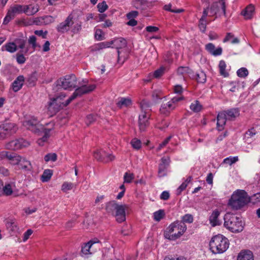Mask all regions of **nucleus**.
<instances>
[{
    "instance_id": "nucleus-1",
    "label": "nucleus",
    "mask_w": 260,
    "mask_h": 260,
    "mask_svg": "<svg viewBox=\"0 0 260 260\" xmlns=\"http://www.w3.org/2000/svg\"><path fill=\"white\" fill-rule=\"evenodd\" d=\"M95 88L94 84L84 85L76 88L72 95L66 100H64L66 94L63 92L60 93L59 95L55 98L50 99L47 105L49 115L52 116L55 114L60 109L67 106L76 98L93 91Z\"/></svg>"
},
{
    "instance_id": "nucleus-2",
    "label": "nucleus",
    "mask_w": 260,
    "mask_h": 260,
    "mask_svg": "<svg viewBox=\"0 0 260 260\" xmlns=\"http://www.w3.org/2000/svg\"><path fill=\"white\" fill-rule=\"evenodd\" d=\"M23 125L27 129L42 136L37 140V143L40 146H43L53 134L55 124L54 122H50L43 124L40 123L36 117L31 116L23 121Z\"/></svg>"
},
{
    "instance_id": "nucleus-3",
    "label": "nucleus",
    "mask_w": 260,
    "mask_h": 260,
    "mask_svg": "<svg viewBox=\"0 0 260 260\" xmlns=\"http://www.w3.org/2000/svg\"><path fill=\"white\" fill-rule=\"evenodd\" d=\"M187 230V226L183 222L176 220L170 224L164 232L166 239L175 241L182 236Z\"/></svg>"
},
{
    "instance_id": "nucleus-4",
    "label": "nucleus",
    "mask_w": 260,
    "mask_h": 260,
    "mask_svg": "<svg viewBox=\"0 0 260 260\" xmlns=\"http://www.w3.org/2000/svg\"><path fill=\"white\" fill-rule=\"evenodd\" d=\"M229 244V240L220 234L213 236L209 243L210 249L214 254L224 253L228 249Z\"/></svg>"
},
{
    "instance_id": "nucleus-5",
    "label": "nucleus",
    "mask_w": 260,
    "mask_h": 260,
    "mask_svg": "<svg viewBox=\"0 0 260 260\" xmlns=\"http://www.w3.org/2000/svg\"><path fill=\"white\" fill-rule=\"evenodd\" d=\"M248 203L249 202L247 192L244 190L238 189L232 194L228 204L232 209L239 210Z\"/></svg>"
},
{
    "instance_id": "nucleus-6",
    "label": "nucleus",
    "mask_w": 260,
    "mask_h": 260,
    "mask_svg": "<svg viewBox=\"0 0 260 260\" xmlns=\"http://www.w3.org/2000/svg\"><path fill=\"white\" fill-rule=\"evenodd\" d=\"M141 113L139 117V125L141 131H144L149 124L151 105L148 101L143 100L140 103Z\"/></svg>"
},
{
    "instance_id": "nucleus-7",
    "label": "nucleus",
    "mask_w": 260,
    "mask_h": 260,
    "mask_svg": "<svg viewBox=\"0 0 260 260\" xmlns=\"http://www.w3.org/2000/svg\"><path fill=\"white\" fill-rule=\"evenodd\" d=\"M224 226L233 233H239L243 231L244 223L241 218L228 213L224 217Z\"/></svg>"
},
{
    "instance_id": "nucleus-8",
    "label": "nucleus",
    "mask_w": 260,
    "mask_h": 260,
    "mask_svg": "<svg viewBox=\"0 0 260 260\" xmlns=\"http://www.w3.org/2000/svg\"><path fill=\"white\" fill-rule=\"evenodd\" d=\"M21 49V52L26 54L28 51V47L26 46V41L24 39H16L15 42H9L6 43L2 47L3 51H6L10 53H14L17 49Z\"/></svg>"
},
{
    "instance_id": "nucleus-9",
    "label": "nucleus",
    "mask_w": 260,
    "mask_h": 260,
    "mask_svg": "<svg viewBox=\"0 0 260 260\" xmlns=\"http://www.w3.org/2000/svg\"><path fill=\"white\" fill-rule=\"evenodd\" d=\"M77 78L73 74L67 75L56 81V85L65 90H72L76 88Z\"/></svg>"
},
{
    "instance_id": "nucleus-10",
    "label": "nucleus",
    "mask_w": 260,
    "mask_h": 260,
    "mask_svg": "<svg viewBox=\"0 0 260 260\" xmlns=\"http://www.w3.org/2000/svg\"><path fill=\"white\" fill-rule=\"evenodd\" d=\"M101 245V243L97 238H93L82 245L81 253L82 255L87 256L94 253Z\"/></svg>"
},
{
    "instance_id": "nucleus-11",
    "label": "nucleus",
    "mask_w": 260,
    "mask_h": 260,
    "mask_svg": "<svg viewBox=\"0 0 260 260\" xmlns=\"http://www.w3.org/2000/svg\"><path fill=\"white\" fill-rule=\"evenodd\" d=\"M183 99L182 96H175L167 103L162 104L160 108V113L165 115H169L177 107L178 103Z\"/></svg>"
},
{
    "instance_id": "nucleus-12",
    "label": "nucleus",
    "mask_w": 260,
    "mask_h": 260,
    "mask_svg": "<svg viewBox=\"0 0 260 260\" xmlns=\"http://www.w3.org/2000/svg\"><path fill=\"white\" fill-rule=\"evenodd\" d=\"M17 127L14 123L5 122L0 125V139H4L15 133Z\"/></svg>"
},
{
    "instance_id": "nucleus-13",
    "label": "nucleus",
    "mask_w": 260,
    "mask_h": 260,
    "mask_svg": "<svg viewBox=\"0 0 260 260\" xmlns=\"http://www.w3.org/2000/svg\"><path fill=\"white\" fill-rule=\"evenodd\" d=\"M5 158H6L9 161L10 164L13 166L18 165L22 161V158L21 156L15 153L3 151L0 153V159Z\"/></svg>"
},
{
    "instance_id": "nucleus-14",
    "label": "nucleus",
    "mask_w": 260,
    "mask_h": 260,
    "mask_svg": "<svg viewBox=\"0 0 260 260\" xmlns=\"http://www.w3.org/2000/svg\"><path fill=\"white\" fill-rule=\"evenodd\" d=\"M94 157L98 160L108 162L114 159L115 156L112 154L107 153L103 149L96 150L93 153Z\"/></svg>"
},
{
    "instance_id": "nucleus-15",
    "label": "nucleus",
    "mask_w": 260,
    "mask_h": 260,
    "mask_svg": "<svg viewBox=\"0 0 260 260\" xmlns=\"http://www.w3.org/2000/svg\"><path fill=\"white\" fill-rule=\"evenodd\" d=\"M28 145L27 142L23 139H17L9 142L6 145V148L10 150H18L25 147Z\"/></svg>"
},
{
    "instance_id": "nucleus-16",
    "label": "nucleus",
    "mask_w": 260,
    "mask_h": 260,
    "mask_svg": "<svg viewBox=\"0 0 260 260\" xmlns=\"http://www.w3.org/2000/svg\"><path fill=\"white\" fill-rule=\"evenodd\" d=\"M170 162V159L169 157H163L161 158L158 171V176L159 177H163L167 175L168 168Z\"/></svg>"
},
{
    "instance_id": "nucleus-17",
    "label": "nucleus",
    "mask_w": 260,
    "mask_h": 260,
    "mask_svg": "<svg viewBox=\"0 0 260 260\" xmlns=\"http://www.w3.org/2000/svg\"><path fill=\"white\" fill-rule=\"evenodd\" d=\"M126 205H118L115 210V216L116 221L119 223L124 221L125 217V209L127 208Z\"/></svg>"
},
{
    "instance_id": "nucleus-18",
    "label": "nucleus",
    "mask_w": 260,
    "mask_h": 260,
    "mask_svg": "<svg viewBox=\"0 0 260 260\" xmlns=\"http://www.w3.org/2000/svg\"><path fill=\"white\" fill-rule=\"evenodd\" d=\"M73 24V16L70 15L66 19L62 22L59 23L57 26V30L60 33H64L68 31L70 27Z\"/></svg>"
},
{
    "instance_id": "nucleus-19",
    "label": "nucleus",
    "mask_w": 260,
    "mask_h": 260,
    "mask_svg": "<svg viewBox=\"0 0 260 260\" xmlns=\"http://www.w3.org/2000/svg\"><path fill=\"white\" fill-rule=\"evenodd\" d=\"M6 227L11 235L19 233V228L15 219H9L6 222Z\"/></svg>"
},
{
    "instance_id": "nucleus-20",
    "label": "nucleus",
    "mask_w": 260,
    "mask_h": 260,
    "mask_svg": "<svg viewBox=\"0 0 260 260\" xmlns=\"http://www.w3.org/2000/svg\"><path fill=\"white\" fill-rule=\"evenodd\" d=\"M111 42H113L111 47L112 48H115L117 50L118 59V60H119L121 57V52L119 49L126 46V41L125 39L120 38L112 40Z\"/></svg>"
},
{
    "instance_id": "nucleus-21",
    "label": "nucleus",
    "mask_w": 260,
    "mask_h": 260,
    "mask_svg": "<svg viewBox=\"0 0 260 260\" xmlns=\"http://www.w3.org/2000/svg\"><path fill=\"white\" fill-rule=\"evenodd\" d=\"M206 50L211 55L214 56H219L222 54V49L221 47L215 48L214 45L209 43L205 45Z\"/></svg>"
},
{
    "instance_id": "nucleus-22",
    "label": "nucleus",
    "mask_w": 260,
    "mask_h": 260,
    "mask_svg": "<svg viewBox=\"0 0 260 260\" xmlns=\"http://www.w3.org/2000/svg\"><path fill=\"white\" fill-rule=\"evenodd\" d=\"M24 13L27 16H31L39 11V7L37 4H30L27 5H23Z\"/></svg>"
},
{
    "instance_id": "nucleus-23",
    "label": "nucleus",
    "mask_w": 260,
    "mask_h": 260,
    "mask_svg": "<svg viewBox=\"0 0 260 260\" xmlns=\"http://www.w3.org/2000/svg\"><path fill=\"white\" fill-rule=\"evenodd\" d=\"M226 118V114L224 112L219 113L217 116V128L218 131H221L224 128Z\"/></svg>"
},
{
    "instance_id": "nucleus-24",
    "label": "nucleus",
    "mask_w": 260,
    "mask_h": 260,
    "mask_svg": "<svg viewBox=\"0 0 260 260\" xmlns=\"http://www.w3.org/2000/svg\"><path fill=\"white\" fill-rule=\"evenodd\" d=\"M24 82V77L22 75L18 76L12 83V88L14 92H17L22 87Z\"/></svg>"
},
{
    "instance_id": "nucleus-25",
    "label": "nucleus",
    "mask_w": 260,
    "mask_h": 260,
    "mask_svg": "<svg viewBox=\"0 0 260 260\" xmlns=\"http://www.w3.org/2000/svg\"><path fill=\"white\" fill-rule=\"evenodd\" d=\"M237 260H254L253 254L249 250H243L238 254Z\"/></svg>"
},
{
    "instance_id": "nucleus-26",
    "label": "nucleus",
    "mask_w": 260,
    "mask_h": 260,
    "mask_svg": "<svg viewBox=\"0 0 260 260\" xmlns=\"http://www.w3.org/2000/svg\"><path fill=\"white\" fill-rule=\"evenodd\" d=\"M254 13V7L252 5H249L241 12L245 19H251Z\"/></svg>"
},
{
    "instance_id": "nucleus-27",
    "label": "nucleus",
    "mask_w": 260,
    "mask_h": 260,
    "mask_svg": "<svg viewBox=\"0 0 260 260\" xmlns=\"http://www.w3.org/2000/svg\"><path fill=\"white\" fill-rule=\"evenodd\" d=\"M208 15V11L207 9H204L203 15L199 21V27L200 28V30L205 32L206 29V17Z\"/></svg>"
},
{
    "instance_id": "nucleus-28",
    "label": "nucleus",
    "mask_w": 260,
    "mask_h": 260,
    "mask_svg": "<svg viewBox=\"0 0 260 260\" xmlns=\"http://www.w3.org/2000/svg\"><path fill=\"white\" fill-rule=\"evenodd\" d=\"M219 214L220 212L217 210L213 211L212 213L209 217L210 223L212 226H215L220 224V222L218 218Z\"/></svg>"
},
{
    "instance_id": "nucleus-29",
    "label": "nucleus",
    "mask_w": 260,
    "mask_h": 260,
    "mask_svg": "<svg viewBox=\"0 0 260 260\" xmlns=\"http://www.w3.org/2000/svg\"><path fill=\"white\" fill-rule=\"evenodd\" d=\"M23 9V5L17 4L11 6L8 12L13 15V17H15L16 14L24 13Z\"/></svg>"
},
{
    "instance_id": "nucleus-30",
    "label": "nucleus",
    "mask_w": 260,
    "mask_h": 260,
    "mask_svg": "<svg viewBox=\"0 0 260 260\" xmlns=\"http://www.w3.org/2000/svg\"><path fill=\"white\" fill-rule=\"evenodd\" d=\"M226 118L228 120H233L239 115V110L238 108H232L225 112Z\"/></svg>"
},
{
    "instance_id": "nucleus-31",
    "label": "nucleus",
    "mask_w": 260,
    "mask_h": 260,
    "mask_svg": "<svg viewBox=\"0 0 260 260\" xmlns=\"http://www.w3.org/2000/svg\"><path fill=\"white\" fill-rule=\"evenodd\" d=\"M112 43L113 42L110 41L98 43L93 47L92 50L98 51L103 49L110 48L112 46Z\"/></svg>"
},
{
    "instance_id": "nucleus-32",
    "label": "nucleus",
    "mask_w": 260,
    "mask_h": 260,
    "mask_svg": "<svg viewBox=\"0 0 260 260\" xmlns=\"http://www.w3.org/2000/svg\"><path fill=\"white\" fill-rule=\"evenodd\" d=\"M53 174L52 171L50 169H46L41 176V180L43 182H47L50 180Z\"/></svg>"
},
{
    "instance_id": "nucleus-33",
    "label": "nucleus",
    "mask_w": 260,
    "mask_h": 260,
    "mask_svg": "<svg viewBox=\"0 0 260 260\" xmlns=\"http://www.w3.org/2000/svg\"><path fill=\"white\" fill-rule=\"evenodd\" d=\"M220 74L224 77H226L229 76L228 72L226 71L225 69L226 64L224 60H220L218 65Z\"/></svg>"
},
{
    "instance_id": "nucleus-34",
    "label": "nucleus",
    "mask_w": 260,
    "mask_h": 260,
    "mask_svg": "<svg viewBox=\"0 0 260 260\" xmlns=\"http://www.w3.org/2000/svg\"><path fill=\"white\" fill-rule=\"evenodd\" d=\"M191 181V177L187 178L182 184L177 188L176 190V194L177 196L180 195L181 192L185 189L189 182Z\"/></svg>"
},
{
    "instance_id": "nucleus-35",
    "label": "nucleus",
    "mask_w": 260,
    "mask_h": 260,
    "mask_svg": "<svg viewBox=\"0 0 260 260\" xmlns=\"http://www.w3.org/2000/svg\"><path fill=\"white\" fill-rule=\"evenodd\" d=\"M132 104V101L130 99L126 98H121L117 102V106L119 108L127 107Z\"/></svg>"
},
{
    "instance_id": "nucleus-36",
    "label": "nucleus",
    "mask_w": 260,
    "mask_h": 260,
    "mask_svg": "<svg viewBox=\"0 0 260 260\" xmlns=\"http://www.w3.org/2000/svg\"><path fill=\"white\" fill-rule=\"evenodd\" d=\"M20 169L24 171H30L31 169V164L29 161H27L25 158H22V161L20 162L18 165Z\"/></svg>"
},
{
    "instance_id": "nucleus-37",
    "label": "nucleus",
    "mask_w": 260,
    "mask_h": 260,
    "mask_svg": "<svg viewBox=\"0 0 260 260\" xmlns=\"http://www.w3.org/2000/svg\"><path fill=\"white\" fill-rule=\"evenodd\" d=\"M118 205L114 201L109 202L106 205V209L107 212L112 214H114V211L116 210Z\"/></svg>"
},
{
    "instance_id": "nucleus-38",
    "label": "nucleus",
    "mask_w": 260,
    "mask_h": 260,
    "mask_svg": "<svg viewBox=\"0 0 260 260\" xmlns=\"http://www.w3.org/2000/svg\"><path fill=\"white\" fill-rule=\"evenodd\" d=\"M202 108V106L198 101H195L190 105V109L194 112L197 113L200 112Z\"/></svg>"
},
{
    "instance_id": "nucleus-39",
    "label": "nucleus",
    "mask_w": 260,
    "mask_h": 260,
    "mask_svg": "<svg viewBox=\"0 0 260 260\" xmlns=\"http://www.w3.org/2000/svg\"><path fill=\"white\" fill-rule=\"evenodd\" d=\"M131 144L132 147L136 150H139L142 147V142L140 140L135 138L131 141Z\"/></svg>"
},
{
    "instance_id": "nucleus-40",
    "label": "nucleus",
    "mask_w": 260,
    "mask_h": 260,
    "mask_svg": "<svg viewBox=\"0 0 260 260\" xmlns=\"http://www.w3.org/2000/svg\"><path fill=\"white\" fill-rule=\"evenodd\" d=\"M2 194H4L7 196L11 195L13 192L12 185L10 184H7L2 187Z\"/></svg>"
},
{
    "instance_id": "nucleus-41",
    "label": "nucleus",
    "mask_w": 260,
    "mask_h": 260,
    "mask_svg": "<svg viewBox=\"0 0 260 260\" xmlns=\"http://www.w3.org/2000/svg\"><path fill=\"white\" fill-rule=\"evenodd\" d=\"M166 68L164 66H161L159 68L153 72V76L155 78H159L161 77L165 73Z\"/></svg>"
},
{
    "instance_id": "nucleus-42",
    "label": "nucleus",
    "mask_w": 260,
    "mask_h": 260,
    "mask_svg": "<svg viewBox=\"0 0 260 260\" xmlns=\"http://www.w3.org/2000/svg\"><path fill=\"white\" fill-rule=\"evenodd\" d=\"M249 74L248 70L244 67L241 68L237 71V75L240 78H245Z\"/></svg>"
},
{
    "instance_id": "nucleus-43",
    "label": "nucleus",
    "mask_w": 260,
    "mask_h": 260,
    "mask_svg": "<svg viewBox=\"0 0 260 260\" xmlns=\"http://www.w3.org/2000/svg\"><path fill=\"white\" fill-rule=\"evenodd\" d=\"M164 9L167 11H169L175 13H180L184 11L183 9H174L172 8V5L171 4L166 5L164 7Z\"/></svg>"
},
{
    "instance_id": "nucleus-44",
    "label": "nucleus",
    "mask_w": 260,
    "mask_h": 260,
    "mask_svg": "<svg viewBox=\"0 0 260 260\" xmlns=\"http://www.w3.org/2000/svg\"><path fill=\"white\" fill-rule=\"evenodd\" d=\"M181 220H179L181 222H183L184 224L185 223H191L193 221V217L190 214H186L181 218Z\"/></svg>"
},
{
    "instance_id": "nucleus-45",
    "label": "nucleus",
    "mask_w": 260,
    "mask_h": 260,
    "mask_svg": "<svg viewBox=\"0 0 260 260\" xmlns=\"http://www.w3.org/2000/svg\"><path fill=\"white\" fill-rule=\"evenodd\" d=\"M249 203L256 204L260 202V192H257L253 195L248 197Z\"/></svg>"
},
{
    "instance_id": "nucleus-46",
    "label": "nucleus",
    "mask_w": 260,
    "mask_h": 260,
    "mask_svg": "<svg viewBox=\"0 0 260 260\" xmlns=\"http://www.w3.org/2000/svg\"><path fill=\"white\" fill-rule=\"evenodd\" d=\"M57 160V155L55 153H48L44 156V160L47 162L49 161L54 162Z\"/></svg>"
},
{
    "instance_id": "nucleus-47",
    "label": "nucleus",
    "mask_w": 260,
    "mask_h": 260,
    "mask_svg": "<svg viewBox=\"0 0 260 260\" xmlns=\"http://www.w3.org/2000/svg\"><path fill=\"white\" fill-rule=\"evenodd\" d=\"M206 9L208 10V14H209L210 16H213L215 15L217 12V4L213 3L210 8H207Z\"/></svg>"
},
{
    "instance_id": "nucleus-48",
    "label": "nucleus",
    "mask_w": 260,
    "mask_h": 260,
    "mask_svg": "<svg viewBox=\"0 0 260 260\" xmlns=\"http://www.w3.org/2000/svg\"><path fill=\"white\" fill-rule=\"evenodd\" d=\"M94 37L96 40L101 41L104 39V34L102 29L99 28H95Z\"/></svg>"
},
{
    "instance_id": "nucleus-49",
    "label": "nucleus",
    "mask_w": 260,
    "mask_h": 260,
    "mask_svg": "<svg viewBox=\"0 0 260 260\" xmlns=\"http://www.w3.org/2000/svg\"><path fill=\"white\" fill-rule=\"evenodd\" d=\"M23 54L24 53L21 52V51L20 52L16 54V61L18 64H23L25 62L26 58Z\"/></svg>"
},
{
    "instance_id": "nucleus-50",
    "label": "nucleus",
    "mask_w": 260,
    "mask_h": 260,
    "mask_svg": "<svg viewBox=\"0 0 260 260\" xmlns=\"http://www.w3.org/2000/svg\"><path fill=\"white\" fill-rule=\"evenodd\" d=\"M238 160V156H230L223 159L224 164L232 165L233 164L235 163Z\"/></svg>"
},
{
    "instance_id": "nucleus-51",
    "label": "nucleus",
    "mask_w": 260,
    "mask_h": 260,
    "mask_svg": "<svg viewBox=\"0 0 260 260\" xmlns=\"http://www.w3.org/2000/svg\"><path fill=\"white\" fill-rule=\"evenodd\" d=\"M73 187V184L71 182H65L61 186V190L64 192H68L69 190H71Z\"/></svg>"
},
{
    "instance_id": "nucleus-52",
    "label": "nucleus",
    "mask_w": 260,
    "mask_h": 260,
    "mask_svg": "<svg viewBox=\"0 0 260 260\" xmlns=\"http://www.w3.org/2000/svg\"><path fill=\"white\" fill-rule=\"evenodd\" d=\"M197 80L199 83H205L206 81V75L203 72H200L197 74Z\"/></svg>"
},
{
    "instance_id": "nucleus-53",
    "label": "nucleus",
    "mask_w": 260,
    "mask_h": 260,
    "mask_svg": "<svg viewBox=\"0 0 260 260\" xmlns=\"http://www.w3.org/2000/svg\"><path fill=\"white\" fill-rule=\"evenodd\" d=\"M96 117L97 116L96 115L92 114L88 115L85 119V123L86 125H89V124L92 123L96 120Z\"/></svg>"
},
{
    "instance_id": "nucleus-54",
    "label": "nucleus",
    "mask_w": 260,
    "mask_h": 260,
    "mask_svg": "<svg viewBox=\"0 0 260 260\" xmlns=\"http://www.w3.org/2000/svg\"><path fill=\"white\" fill-rule=\"evenodd\" d=\"M164 215V211L162 210H159L153 213L154 219L155 221H159L163 218Z\"/></svg>"
},
{
    "instance_id": "nucleus-55",
    "label": "nucleus",
    "mask_w": 260,
    "mask_h": 260,
    "mask_svg": "<svg viewBox=\"0 0 260 260\" xmlns=\"http://www.w3.org/2000/svg\"><path fill=\"white\" fill-rule=\"evenodd\" d=\"M124 182L129 183L134 178V175L133 173H125L124 175Z\"/></svg>"
},
{
    "instance_id": "nucleus-56",
    "label": "nucleus",
    "mask_w": 260,
    "mask_h": 260,
    "mask_svg": "<svg viewBox=\"0 0 260 260\" xmlns=\"http://www.w3.org/2000/svg\"><path fill=\"white\" fill-rule=\"evenodd\" d=\"M256 133V130L254 128L248 129L245 135L246 139L251 138L254 137Z\"/></svg>"
},
{
    "instance_id": "nucleus-57",
    "label": "nucleus",
    "mask_w": 260,
    "mask_h": 260,
    "mask_svg": "<svg viewBox=\"0 0 260 260\" xmlns=\"http://www.w3.org/2000/svg\"><path fill=\"white\" fill-rule=\"evenodd\" d=\"M97 7L99 11L101 13L104 12L108 9V6L105 2L98 4Z\"/></svg>"
},
{
    "instance_id": "nucleus-58",
    "label": "nucleus",
    "mask_w": 260,
    "mask_h": 260,
    "mask_svg": "<svg viewBox=\"0 0 260 260\" xmlns=\"http://www.w3.org/2000/svg\"><path fill=\"white\" fill-rule=\"evenodd\" d=\"M33 231L31 229H28L26 232H24L22 237V241L23 242H26L32 234Z\"/></svg>"
},
{
    "instance_id": "nucleus-59",
    "label": "nucleus",
    "mask_w": 260,
    "mask_h": 260,
    "mask_svg": "<svg viewBox=\"0 0 260 260\" xmlns=\"http://www.w3.org/2000/svg\"><path fill=\"white\" fill-rule=\"evenodd\" d=\"M121 234L123 236L129 235L131 233V230L130 226L124 225L122 228L121 231Z\"/></svg>"
},
{
    "instance_id": "nucleus-60",
    "label": "nucleus",
    "mask_w": 260,
    "mask_h": 260,
    "mask_svg": "<svg viewBox=\"0 0 260 260\" xmlns=\"http://www.w3.org/2000/svg\"><path fill=\"white\" fill-rule=\"evenodd\" d=\"M41 19L43 20V23L45 24H48L53 22L54 21V18L51 16H45L41 18Z\"/></svg>"
},
{
    "instance_id": "nucleus-61",
    "label": "nucleus",
    "mask_w": 260,
    "mask_h": 260,
    "mask_svg": "<svg viewBox=\"0 0 260 260\" xmlns=\"http://www.w3.org/2000/svg\"><path fill=\"white\" fill-rule=\"evenodd\" d=\"M189 68L187 67H180L178 68L177 73L179 75H184L186 73H188Z\"/></svg>"
},
{
    "instance_id": "nucleus-62",
    "label": "nucleus",
    "mask_w": 260,
    "mask_h": 260,
    "mask_svg": "<svg viewBox=\"0 0 260 260\" xmlns=\"http://www.w3.org/2000/svg\"><path fill=\"white\" fill-rule=\"evenodd\" d=\"M28 41L29 44L32 45L33 49L35 50L37 47L36 37L35 36H31L29 37Z\"/></svg>"
},
{
    "instance_id": "nucleus-63",
    "label": "nucleus",
    "mask_w": 260,
    "mask_h": 260,
    "mask_svg": "<svg viewBox=\"0 0 260 260\" xmlns=\"http://www.w3.org/2000/svg\"><path fill=\"white\" fill-rule=\"evenodd\" d=\"M35 35L42 37L43 39H46L47 38V31H44L43 30H36L34 31Z\"/></svg>"
},
{
    "instance_id": "nucleus-64",
    "label": "nucleus",
    "mask_w": 260,
    "mask_h": 260,
    "mask_svg": "<svg viewBox=\"0 0 260 260\" xmlns=\"http://www.w3.org/2000/svg\"><path fill=\"white\" fill-rule=\"evenodd\" d=\"M152 96L154 99L158 100L162 98L161 91L160 90H155L153 92Z\"/></svg>"
}]
</instances>
